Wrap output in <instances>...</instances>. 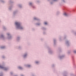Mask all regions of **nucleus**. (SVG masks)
I'll return each mask as SVG.
<instances>
[{
	"mask_svg": "<svg viewBox=\"0 0 76 76\" xmlns=\"http://www.w3.org/2000/svg\"><path fill=\"white\" fill-rule=\"evenodd\" d=\"M64 16H67V14H66V13H65L64 14Z\"/></svg>",
	"mask_w": 76,
	"mask_h": 76,
	"instance_id": "obj_2",
	"label": "nucleus"
},
{
	"mask_svg": "<svg viewBox=\"0 0 76 76\" xmlns=\"http://www.w3.org/2000/svg\"><path fill=\"white\" fill-rule=\"evenodd\" d=\"M30 65H29L28 66V67H30Z\"/></svg>",
	"mask_w": 76,
	"mask_h": 76,
	"instance_id": "obj_8",
	"label": "nucleus"
},
{
	"mask_svg": "<svg viewBox=\"0 0 76 76\" xmlns=\"http://www.w3.org/2000/svg\"><path fill=\"white\" fill-rule=\"evenodd\" d=\"M19 69H22V67H19Z\"/></svg>",
	"mask_w": 76,
	"mask_h": 76,
	"instance_id": "obj_4",
	"label": "nucleus"
},
{
	"mask_svg": "<svg viewBox=\"0 0 76 76\" xmlns=\"http://www.w3.org/2000/svg\"><path fill=\"white\" fill-rule=\"evenodd\" d=\"M45 25H47V22H45Z\"/></svg>",
	"mask_w": 76,
	"mask_h": 76,
	"instance_id": "obj_5",
	"label": "nucleus"
},
{
	"mask_svg": "<svg viewBox=\"0 0 76 76\" xmlns=\"http://www.w3.org/2000/svg\"><path fill=\"white\" fill-rule=\"evenodd\" d=\"M36 19H37V18H34V19H35V20Z\"/></svg>",
	"mask_w": 76,
	"mask_h": 76,
	"instance_id": "obj_9",
	"label": "nucleus"
},
{
	"mask_svg": "<svg viewBox=\"0 0 76 76\" xmlns=\"http://www.w3.org/2000/svg\"><path fill=\"white\" fill-rule=\"evenodd\" d=\"M8 35H9V34H8Z\"/></svg>",
	"mask_w": 76,
	"mask_h": 76,
	"instance_id": "obj_14",
	"label": "nucleus"
},
{
	"mask_svg": "<svg viewBox=\"0 0 76 76\" xmlns=\"http://www.w3.org/2000/svg\"><path fill=\"white\" fill-rule=\"evenodd\" d=\"M0 67L2 69H3V67L1 66H0Z\"/></svg>",
	"mask_w": 76,
	"mask_h": 76,
	"instance_id": "obj_3",
	"label": "nucleus"
},
{
	"mask_svg": "<svg viewBox=\"0 0 76 76\" xmlns=\"http://www.w3.org/2000/svg\"><path fill=\"white\" fill-rule=\"evenodd\" d=\"M74 53H76V51H74Z\"/></svg>",
	"mask_w": 76,
	"mask_h": 76,
	"instance_id": "obj_6",
	"label": "nucleus"
},
{
	"mask_svg": "<svg viewBox=\"0 0 76 76\" xmlns=\"http://www.w3.org/2000/svg\"><path fill=\"white\" fill-rule=\"evenodd\" d=\"M31 4H32L31 3H30V5H31Z\"/></svg>",
	"mask_w": 76,
	"mask_h": 76,
	"instance_id": "obj_10",
	"label": "nucleus"
},
{
	"mask_svg": "<svg viewBox=\"0 0 76 76\" xmlns=\"http://www.w3.org/2000/svg\"><path fill=\"white\" fill-rule=\"evenodd\" d=\"M26 56L24 55V57H25Z\"/></svg>",
	"mask_w": 76,
	"mask_h": 76,
	"instance_id": "obj_12",
	"label": "nucleus"
},
{
	"mask_svg": "<svg viewBox=\"0 0 76 76\" xmlns=\"http://www.w3.org/2000/svg\"><path fill=\"white\" fill-rule=\"evenodd\" d=\"M1 48H4V47H2Z\"/></svg>",
	"mask_w": 76,
	"mask_h": 76,
	"instance_id": "obj_11",
	"label": "nucleus"
},
{
	"mask_svg": "<svg viewBox=\"0 0 76 76\" xmlns=\"http://www.w3.org/2000/svg\"><path fill=\"white\" fill-rule=\"evenodd\" d=\"M3 36H1V37H2Z\"/></svg>",
	"mask_w": 76,
	"mask_h": 76,
	"instance_id": "obj_15",
	"label": "nucleus"
},
{
	"mask_svg": "<svg viewBox=\"0 0 76 76\" xmlns=\"http://www.w3.org/2000/svg\"><path fill=\"white\" fill-rule=\"evenodd\" d=\"M36 63H38V62L37 61L36 62Z\"/></svg>",
	"mask_w": 76,
	"mask_h": 76,
	"instance_id": "obj_7",
	"label": "nucleus"
},
{
	"mask_svg": "<svg viewBox=\"0 0 76 76\" xmlns=\"http://www.w3.org/2000/svg\"><path fill=\"white\" fill-rule=\"evenodd\" d=\"M15 24L16 25H17V28H19L20 29H23L22 26H20L19 23L18 22H16L15 23Z\"/></svg>",
	"mask_w": 76,
	"mask_h": 76,
	"instance_id": "obj_1",
	"label": "nucleus"
},
{
	"mask_svg": "<svg viewBox=\"0 0 76 76\" xmlns=\"http://www.w3.org/2000/svg\"><path fill=\"white\" fill-rule=\"evenodd\" d=\"M54 0V1H56V0Z\"/></svg>",
	"mask_w": 76,
	"mask_h": 76,
	"instance_id": "obj_13",
	"label": "nucleus"
}]
</instances>
